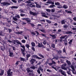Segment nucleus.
Here are the masks:
<instances>
[{
    "mask_svg": "<svg viewBox=\"0 0 76 76\" xmlns=\"http://www.w3.org/2000/svg\"><path fill=\"white\" fill-rule=\"evenodd\" d=\"M31 57L32 58H36V59H38L39 60L42 59V58L39 57L37 55H33L31 56Z\"/></svg>",
    "mask_w": 76,
    "mask_h": 76,
    "instance_id": "nucleus-1",
    "label": "nucleus"
},
{
    "mask_svg": "<svg viewBox=\"0 0 76 76\" xmlns=\"http://www.w3.org/2000/svg\"><path fill=\"white\" fill-rule=\"evenodd\" d=\"M59 73H61V75H63L64 76H67V75H66V72L65 71H63V70L61 69H60L59 70Z\"/></svg>",
    "mask_w": 76,
    "mask_h": 76,
    "instance_id": "nucleus-2",
    "label": "nucleus"
},
{
    "mask_svg": "<svg viewBox=\"0 0 76 76\" xmlns=\"http://www.w3.org/2000/svg\"><path fill=\"white\" fill-rule=\"evenodd\" d=\"M55 5L56 6H58L57 7V8H58L59 9L61 8V5H60V3L58 2H55Z\"/></svg>",
    "mask_w": 76,
    "mask_h": 76,
    "instance_id": "nucleus-3",
    "label": "nucleus"
},
{
    "mask_svg": "<svg viewBox=\"0 0 76 76\" xmlns=\"http://www.w3.org/2000/svg\"><path fill=\"white\" fill-rule=\"evenodd\" d=\"M35 32H36L37 34V35H36V37H37L38 35H42V37H47V36L44 34H40L39 33V32H38L37 31H35Z\"/></svg>",
    "mask_w": 76,
    "mask_h": 76,
    "instance_id": "nucleus-4",
    "label": "nucleus"
},
{
    "mask_svg": "<svg viewBox=\"0 0 76 76\" xmlns=\"http://www.w3.org/2000/svg\"><path fill=\"white\" fill-rule=\"evenodd\" d=\"M1 4H3V6H5L6 5H10V4L7 2H2L1 3Z\"/></svg>",
    "mask_w": 76,
    "mask_h": 76,
    "instance_id": "nucleus-5",
    "label": "nucleus"
},
{
    "mask_svg": "<svg viewBox=\"0 0 76 76\" xmlns=\"http://www.w3.org/2000/svg\"><path fill=\"white\" fill-rule=\"evenodd\" d=\"M29 13L30 15H33V16H37L38 15V13L36 12H34L31 11H30Z\"/></svg>",
    "mask_w": 76,
    "mask_h": 76,
    "instance_id": "nucleus-6",
    "label": "nucleus"
},
{
    "mask_svg": "<svg viewBox=\"0 0 76 76\" xmlns=\"http://www.w3.org/2000/svg\"><path fill=\"white\" fill-rule=\"evenodd\" d=\"M38 47H39L40 48H45V46L43 45L42 44V43H41V44L39 43H38Z\"/></svg>",
    "mask_w": 76,
    "mask_h": 76,
    "instance_id": "nucleus-7",
    "label": "nucleus"
},
{
    "mask_svg": "<svg viewBox=\"0 0 76 76\" xmlns=\"http://www.w3.org/2000/svg\"><path fill=\"white\" fill-rule=\"evenodd\" d=\"M67 36V35H65L64 36H61V37H60V39H61L59 40L60 42H62V41H63V39H64V38L65 37H66Z\"/></svg>",
    "mask_w": 76,
    "mask_h": 76,
    "instance_id": "nucleus-8",
    "label": "nucleus"
},
{
    "mask_svg": "<svg viewBox=\"0 0 76 76\" xmlns=\"http://www.w3.org/2000/svg\"><path fill=\"white\" fill-rule=\"evenodd\" d=\"M26 70L27 71V72L28 73H32L33 71H31L30 70V68L28 67L26 68Z\"/></svg>",
    "mask_w": 76,
    "mask_h": 76,
    "instance_id": "nucleus-9",
    "label": "nucleus"
},
{
    "mask_svg": "<svg viewBox=\"0 0 76 76\" xmlns=\"http://www.w3.org/2000/svg\"><path fill=\"white\" fill-rule=\"evenodd\" d=\"M36 61V60L35 59H31L30 60V62L31 64H34V63H35V62Z\"/></svg>",
    "mask_w": 76,
    "mask_h": 76,
    "instance_id": "nucleus-10",
    "label": "nucleus"
},
{
    "mask_svg": "<svg viewBox=\"0 0 76 76\" xmlns=\"http://www.w3.org/2000/svg\"><path fill=\"white\" fill-rule=\"evenodd\" d=\"M21 50L22 52V53L23 55L24 56H25V54H26L25 53V50L21 48Z\"/></svg>",
    "mask_w": 76,
    "mask_h": 76,
    "instance_id": "nucleus-11",
    "label": "nucleus"
},
{
    "mask_svg": "<svg viewBox=\"0 0 76 76\" xmlns=\"http://www.w3.org/2000/svg\"><path fill=\"white\" fill-rule=\"evenodd\" d=\"M42 17H44L46 18H48V16L46 15V13H42Z\"/></svg>",
    "mask_w": 76,
    "mask_h": 76,
    "instance_id": "nucleus-12",
    "label": "nucleus"
},
{
    "mask_svg": "<svg viewBox=\"0 0 76 76\" xmlns=\"http://www.w3.org/2000/svg\"><path fill=\"white\" fill-rule=\"evenodd\" d=\"M31 54H27L26 55V60H28V58H29V57H31Z\"/></svg>",
    "mask_w": 76,
    "mask_h": 76,
    "instance_id": "nucleus-13",
    "label": "nucleus"
},
{
    "mask_svg": "<svg viewBox=\"0 0 76 76\" xmlns=\"http://www.w3.org/2000/svg\"><path fill=\"white\" fill-rule=\"evenodd\" d=\"M33 4H34V3H31L30 4H28V5L30 7H35V5H33Z\"/></svg>",
    "mask_w": 76,
    "mask_h": 76,
    "instance_id": "nucleus-14",
    "label": "nucleus"
},
{
    "mask_svg": "<svg viewBox=\"0 0 76 76\" xmlns=\"http://www.w3.org/2000/svg\"><path fill=\"white\" fill-rule=\"evenodd\" d=\"M61 25H63L64 24H65L66 23V20L64 19L62 20L61 21Z\"/></svg>",
    "mask_w": 76,
    "mask_h": 76,
    "instance_id": "nucleus-15",
    "label": "nucleus"
},
{
    "mask_svg": "<svg viewBox=\"0 0 76 76\" xmlns=\"http://www.w3.org/2000/svg\"><path fill=\"white\" fill-rule=\"evenodd\" d=\"M62 7L65 9H66L68 8V6L67 5L64 4Z\"/></svg>",
    "mask_w": 76,
    "mask_h": 76,
    "instance_id": "nucleus-16",
    "label": "nucleus"
},
{
    "mask_svg": "<svg viewBox=\"0 0 76 76\" xmlns=\"http://www.w3.org/2000/svg\"><path fill=\"white\" fill-rule=\"evenodd\" d=\"M20 59L21 61H25L26 60V59H25V58H22L21 57L20 58Z\"/></svg>",
    "mask_w": 76,
    "mask_h": 76,
    "instance_id": "nucleus-17",
    "label": "nucleus"
},
{
    "mask_svg": "<svg viewBox=\"0 0 76 76\" xmlns=\"http://www.w3.org/2000/svg\"><path fill=\"white\" fill-rule=\"evenodd\" d=\"M65 12L66 13H69L70 14H72V12L70 11H68V10H65Z\"/></svg>",
    "mask_w": 76,
    "mask_h": 76,
    "instance_id": "nucleus-18",
    "label": "nucleus"
},
{
    "mask_svg": "<svg viewBox=\"0 0 76 76\" xmlns=\"http://www.w3.org/2000/svg\"><path fill=\"white\" fill-rule=\"evenodd\" d=\"M66 63H67V64H68L69 66H70V65H71V62H70V61H68V60H67L66 61Z\"/></svg>",
    "mask_w": 76,
    "mask_h": 76,
    "instance_id": "nucleus-19",
    "label": "nucleus"
},
{
    "mask_svg": "<svg viewBox=\"0 0 76 76\" xmlns=\"http://www.w3.org/2000/svg\"><path fill=\"white\" fill-rule=\"evenodd\" d=\"M4 70H2L0 73V76H3V74H4Z\"/></svg>",
    "mask_w": 76,
    "mask_h": 76,
    "instance_id": "nucleus-20",
    "label": "nucleus"
},
{
    "mask_svg": "<svg viewBox=\"0 0 76 76\" xmlns=\"http://www.w3.org/2000/svg\"><path fill=\"white\" fill-rule=\"evenodd\" d=\"M50 37H52L53 39H56V36L54 35H51L50 34Z\"/></svg>",
    "mask_w": 76,
    "mask_h": 76,
    "instance_id": "nucleus-21",
    "label": "nucleus"
},
{
    "mask_svg": "<svg viewBox=\"0 0 76 76\" xmlns=\"http://www.w3.org/2000/svg\"><path fill=\"white\" fill-rule=\"evenodd\" d=\"M15 42L17 43V44H20V45H22V43H20V42H19V41L18 40H15Z\"/></svg>",
    "mask_w": 76,
    "mask_h": 76,
    "instance_id": "nucleus-22",
    "label": "nucleus"
},
{
    "mask_svg": "<svg viewBox=\"0 0 76 76\" xmlns=\"http://www.w3.org/2000/svg\"><path fill=\"white\" fill-rule=\"evenodd\" d=\"M9 54L10 55L9 56H10V57H12L13 55V53L12 52H11L10 51H9Z\"/></svg>",
    "mask_w": 76,
    "mask_h": 76,
    "instance_id": "nucleus-23",
    "label": "nucleus"
},
{
    "mask_svg": "<svg viewBox=\"0 0 76 76\" xmlns=\"http://www.w3.org/2000/svg\"><path fill=\"white\" fill-rule=\"evenodd\" d=\"M25 21L27 22L28 23H29V22H31L30 21V19L27 18L25 20Z\"/></svg>",
    "mask_w": 76,
    "mask_h": 76,
    "instance_id": "nucleus-24",
    "label": "nucleus"
},
{
    "mask_svg": "<svg viewBox=\"0 0 76 76\" xmlns=\"http://www.w3.org/2000/svg\"><path fill=\"white\" fill-rule=\"evenodd\" d=\"M66 34H72V32L71 31H68L66 32Z\"/></svg>",
    "mask_w": 76,
    "mask_h": 76,
    "instance_id": "nucleus-25",
    "label": "nucleus"
},
{
    "mask_svg": "<svg viewBox=\"0 0 76 76\" xmlns=\"http://www.w3.org/2000/svg\"><path fill=\"white\" fill-rule=\"evenodd\" d=\"M72 42H73V39H71L69 41V42H68V44L69 45H72Z\"/></svg>",
    "mask_w": 76,
    "mask_h": 76,
    "instance_id": "nucleus-26",
    "label": "nucleus"
},
{
    "mask_svg": "<svg viewBox=\"0 0 76 76\" xmlns=\"http://www.w3.org/2000/svg\"><path fill=\"white\" fill-rule=\"evenodd\" d=\"M61 68L63 70H67V68H66L64 66H61Z\"/></svg>",
    "mask_w": 76,
    "mask_h": 76,
    "instance_id": "nucleus-27",
    "label": "nucleus"
},
{
    "mask_svg": "<svg viewBox=\"0 0 76 76\" xmlns=\"http://www.w3.org/2000/svg\"><path fill=\"white\" fill-rule=\"evenodd\" d=\"M18 7L16 6H12L11 7V9H18Z\"/></svg>",
    "mask_w": 76,
    "mask_h": 76,
    "instance_id": "nucleus-28",
    "label": "nucleus"
},
{
    "mask_svg": "<svg viewBox=\"0 0 76 76\" xmlns=\"http://www.w3.org/2000/svg\"><path fill=\"white\" fill-rule=\"evenodd\" d=\"M31 44L32 47H35V44L34 42H32Z\"/></svg>",
    "mask_w": 76,
    "mask_h": 76,
    "instance_id": "nucleus-29",
    "label": "nucleus"
},
{
    "mask_svg": "<svg viewBox=\"0 0 76 76\" xmlns=\"http://www.w3.org/2000/svg\"><path fill=\"white\" fill-rule=\"evenodd\" d=\"M31 1H34V0H28V1H26L27 3H31L32 2Z\"/></svg>",
    "mask_w": 76,
    "mask_h": 76,
    "instance_id": "nucleus-30",
    "label": "nucleus"
},
{
    "mask_svg": "<svg viewBox=\"0 0 76 76\" xmlns=\"http://www.w3.org/2000/svg\"><path fill=\"white\" fill-rule=\"evenodd\" d=\"M29 76H35L34 74L32 73H30L29 74Z\"/></svg>",
    "mask_w": 76,
    "mask_h": 76,
    "instance_id": "nucleus-31",
    "label": "nucleus"
},
{
    "mask_svg": "<svg viewBox=\"0 0 76 76\" xmlns=\"http://www.w3.org/2000/svg\"><path fill=\"white\" fill-rule=\"evenodd\" d=\"M4 50H5V46H2L1 47V50L2 51H4Z\"/></svg>",
    "mask_w": 76,
    "mask_h": 76,
    "instance_id": "nucleus-32",
    "label": "nucleus"
},
{
    "mask_svg": "<svg viewBox=\"0 0 76 76\" xmlns=\"http://www.w3.org/2000/svg\"><path fill=\"white\" fill-rule=\"evenodd\" d=\"M26 47H27V48H28V49L29 50V47H30V46L28 44H26Z\"/></svg>",
    "mask_w": 76,
    "mask_h": 76,
    "instance_id": "nucleus-33",
    "label": "nucleus"
},
{
    "mask_svg": "<svg viewBox=\"0 0 76 76\" xmlns=\"http://www.w3.org/2000/svg\"><path fill=\"white\" fill-rule=\"evenodd\" d=\"M69 26L67 25V24H65V25H64V29H67V28Z\"/></svg>",
    "mask_w": 76,
    "mask_h": 76,
    "instance_id": "nucleus-34",
    "label": "nucleus"
},
{
    "mask_svg": "<svg viewBox=\"0 0 76 76\" xmlns=\"http://www.w3.org/2000/svg\"><path fill=\"white\" fill-rule=\"evenodd\" d=\"M15 34H23V32L22 31H20V32H16Z\"/></svg>",
    "mask_w": 76,
    "mask_h": 76,
    "instance_id": "nucleus-35",
    "label": "nucleus"
},
{
    "mask_svg": "<svg viewBox=\"0 0 76 76\" xmlns=\"http://www.w3.org/2000/svg\"><path fill=\"white\" fill-rule=\"evenodd\" d=\"M46 3L47 4H51V1L50 0H48L47 2H46Z\"/></svg>",
    "mask_w": 76,
    "mask_h": 76,
    "instance_id": "nucleus-36",
    "label": "nucleus"
},
{
    "mask_svg": "<svg viewBox=\"0 0 76 76\" xmlns=\"http://www.w3.org/2000/svg\"><path fill=\"white\" fill-rule=\"evenodd\" d=\"M58 53L60 55V54H61L62 53V51L61 50H59L58 51Z\"/></svg>",
    "mask_w": 76,
    "mask_h": 76,
    "instance_id": "nucleus-37",
    "label": "nucleus"
},
{
    "mask_svg": "<svg viewBox=\"0 0 76 76\" xmlns=\"http://www.w3.org/2000/svg\"><path fill=\"white\" fill-rule=\"evenodd\" d=\"M39 31H41V32H43V33H45V32H46L44 30L40 29Z\"/></svg>",
    "mask_w": 76,
    "mask_h": 76,
    "instance_id": "nucleus-38",
    "label": "nucleus"
},
{
    "mask_svg": "<svg viewBox=\"0 0 76 76\" xmlns=\"http://www.w3.org/2000/svg\"><path fill=\"white\" fill-rule=\"evenodd\" d=\"M7 76H12L13 75L12 74H11L10 73H7Z\"/></svg>",
    "mask_w": 76,
    "mask_h": 76,
    "instance_id": "nucleus-39",
    "label": "nucleus"
},
{
    "mask_svg": "<svg viewBox=\"0 0 76 76\" xmlns=\"http://www.w3.org/2000/svg\"><path fill=\"white\" fill-rule=\"evenodd\" d=\"M37 7V8H41V6L37 4V5H36Z\"/></svg>",
    "mask_w": 76,
    "mask_h": 76,
    "instance_id": "nucleus-40",
    "label": "nucleus"
},
{
    "mask_svg": "<svg viewBox=\"0 0 76 76\" xmlns=\"http://www.w3.org/2000/svg\"><path fill=\"white\" fill-rule=\"evenodd\" d=\"M20 47H22V48H23V50H25V47L24 46V45H20Z\"/></svg>",
    "mask_w": 76,
    "mask_h": 76,
    "instance_id": "nucleus-41",
    "label": "nucleus"
},
{
    "mask_svg": "<svg viewBox=\"0 0 76 76\" xmlns=\"http://www.w3.org/2000/svg\"><path fill=\"white\" fill-rule=\"evenodd\" d=\"M31 69H33V70H34L35 69V66H31L30 67Z\"/></svg>",
    "mask_w": 76,
    "mask_h": 76,
    "instance_id": "nucleus-42",
    "label": "nucleus"
},
{
    "mask_svg": "<svg viewBox=\"0 0 76 76\" xmlns=\"http://www.w3.org/2000/svg\"><path fill=\"white\" fill-rule=\"evenodd\" d=\"M21 42H22V43H23V44H25V43L26 42V40L24 39H23L21 40Z\"/></svg>",
    "mask_w": 76,
    "mask_h": 76,
    "instance_id": "nucleus-43",
    "label": "nucleus"
},
{
    "mask_svg": "<svg viewBox=\"0 0 76 76\" xmlns=\"http://www.w3.org/2000/svg\"><path fill=\"white\" fill-rule=\"evenodd\" d=\"M20 61H17V62L15 63V65H18V64H19V63H20Z\"/></svg>",
    "mask_w": 76,
    "mask_h": 76,
    "instance_id": "nucleus-44",
    "label": "nucleus"
},
{
    "mask_svg": "<svg viewBox=\"0 0 76 76\" xmlns=\"http://www.w3.org/2000/svg\"><path fill=\"white\" fill-rule=\"evenodd\" d=\"M71 67L72 70H73V71H75V68L74 67V66H71Z\"/></svg>",
    "mask_w": 76,
    "mask_h": 76,
    "instance_id": "nucleus-45",
    "label": "nucleus"
},
{
    "mask_svg": "<svg viewBox=\"0 0 76 76\" xmlns=\"http://www.w3.org/2000/svg\"><path fill=\"white\" fill-rule=\"evenodd\" d=\"M54 59H56V60H57L58 59V56H54Z\"/></svg>",
    "mask_w": 76,
    "mask_h": 76,
    "instance_id": "nucleus-46",
    "label": "nucleus"
},
{
    "mask_svg": "<svg viewBox=\"0 0 76 76\" xmlns=\"http://www.w3.org/2000/svg\"><path fill=\"white\" fill-rule=\"evenodd\" d=\"M13 19L15 21H16L17 20H18V18H16V17H13Z\"/></svg>",
    "mask_w": 76,
    "mask_h": 76,
    "instance_id": "nucleus-47",
    "label": "nucleus"
},
{
    "mask_svg": "<svg viewBox=\"0 0 76 76\" xmlns=\"http://www.w3.org/2000/svg\"><path fill=\"white\" fill-rule=\"evenodd\" d=\"M20 12V13H25V12L22 9H20L19 10Z\"/></svg>",
    "mask_w": 76,
    "mask_h": 76,
    "instance_id": "nucleus-48",
    "label": "nucleus"
},
{
    "mask_svg": "<svg viewBox=\"0 0 76 76\" xmlns=\"http://www.w3.org/2000/svg\"><path fill=\"white\" fill-rule=\"evenodd\" d=\"M53 7H56V6L55 5H51L49 7L50 8H52Z\"/></svg>",
    "mask_w": 76,
    "mask_h": 76,
    "instance_id": "nucleus-49",
    "label": "nucleus"
},
{
    "mask_svg": "<svg viewBox=\"0 0 76 76\" xmlns=\"http://www.w3.org/2000/svg\"><path fill=\"white\" fill-rule=\"evenodd\" d=\"M46 22H48V23H51V21L50 20H46Z\"/></svg>",
    "mask_w": 76,
    "mask_h": 76,
    "instance_id": "nucleus-50",
    "label": "nucleus"
},
{
    "mask_svg": "<svg viewBox=\"0 0 76 76\" xmlns=\"http://www.w3.org/2000/svg\"><path fill=\"white\" fill-rule=\"evenodd\" d=\"M62 67H66L67 66V64L66 63L62 65Z\"/></svg>",
    "mask_w": 76,
    "mask_h": 76,
    "instance_id": "nucleus-51",
    "label": "nucleus"
},
{
    "mask_svg": "<svg viewBox=\"0 0 76 76\" xmlns=\"http://www.w3.org/2000/svg\"><path fill=\"white\" fill-rule=\"evenodd\" d=\"M38 69H39L40 70H41L42 72L43 71V69H42V68H41V67H39V68Z\"/></svg>",
    "mask_w": 76,
    "mask_h": 76,
    "instance_id": "nucleus-52",
    "label": "nucleus"
},
{
    "mask_svg": "<svg viewBox=\"0 0 76 76\" xmlns=\"http://www.w3.org/2000/svg\"><path fill=\"white\" fill-rule=\"evenodd\" d=\"M15 18H18V19H19L20 18V16H19V15H17V16H15Z\"/></svg>",
    "mask_w": 76,
    "mask_h": 76,
    "instance_id": "nucleus-53",
    "label": "nucleus"
},
{
    "mask_svg": "<svg viewBox=\"0 0 76 76\" xmlns=\"http://www.w3.org/2000/svg\"><path fill=\"white\" fill-rule=\"evenodd\" d=\"M11 1L13 3H17V1L15 0H12Z\"/></svg>",
    "mask_w": 76,
    "mask_h": 76,
    "instance_id": "nucleus-54",
    "label": "nucleus"
},
{
    "mask_svg": "<svg viewBox=\"0 0 76 76\" xmlns=\"http://www.w3.org/2000/svg\"><path fill=\"white\" fill-rule=\"evenodd\" d=\"M37 72L39 74H40V73H41V72L39 69H37Z\"/></svg>",
    "mask_w": 76,
    "mask_h": 76,
    "instance_id": "nucleus-55",
    "label": "nucleus"
},
{
    "mask_svg": "<svg viewBox=\"0 0 76 76\" xmlns=\"http://www.w3.org/2000/svg\"><path fill=\"white\" fill-rule=\"evenodd\" d=\"M52 68H53V69H55V70H56V71H57V68L56 67H54V66H52Z\"/></svg>",
    "mask_w": 76,
    "mask_h": 76,
    "instance_id": "nucleus-56",
    "label": "nucleus"
},
{
    "mask_svg": "<svg viewBox=\"0 0 76 76\" xmlns=\"http://www.w3.org/2000/svg\"><path fill=\"white\" fill-rule=\"evenodd\" d=\"M31 34L33 35H35L36 33H34V32H31Z\"/></svg>",
    "mask_w": 76,
    "mask_h": 76,
    "instance_id": "nucleus-57",
    "label": "nucleus"
},
{
    "mask_svg": "<svg viewBox=\"0 0 76 76\" xmlns=\"http://www.w3.org/2000/svg\"><path fill=\"white\" fill-rule=\"evenodd\" d=\"M20 16H21V17L25 16V14H20Z\"/></svg>",
    "mask_w": 76,
    "mask_h": 76,
    "instance_id": "nucleus-58",
    "label": "nucleus"
},
{
    "mask_svg": "<svg viewBox=\"0 0 76 76\" xmlns=\"http://www.w3.org/2000/svg\"><path fill=\"white\" fill-rule=\"evenodd\" d=\"M10 72H11V69H9L7 72V74L10 73Z\"/></svg>",
    "mask_w": 76,
    "mask_h": 76,
    "instance_id": "nucleus-59",
    "label": "nucleus"
},
{
    "mask_svg": "<svg viewBox=\"0 0 76 76\" xmlns=\"http://www.w3.org/2000/svg\"><path fill=\"white\" fill-rule=\"evenodd\" d=\"M31 49L33 51H35V48H34V47H32Z\"/></svg>",
    "mask_w": 76,
    "mask_h": 76,
    "instance_id": "nucleus-60",
    "label": "nucleus"
},
{
    "mask_svg": "<svg viewBox=\"0 0 76 76\" xmlns=\"http://www.w3.org/2000/svg\"><path fill=\"white\" fill-rule=\"evenodd\" d=\"M40 22H45V20H40Z\"/></svg>",
    "mask_w": 76,
    "mask_h": 76,
    "instance_id": "nucleus-61",
    "label": "nucleus"
},
{
    "mask_svg": "<svg viewBox=\"0 0 76 76\" xmlns=\"http://www.w3.org/2000/svg\"><path fill=\"white\" fill-rule=\"evenodd\" d=\"M52 45L53 48H55V45L54 44H52Z\"/></svg>",
    "mask_w": 76,
    "mask_h": 76,
    "instance_id": "nucleus-62",
    "label": "nucleus"
},
{
    "mask_svg": "<svg viewBox=\"0 0 76 76\" xmlns=\"http://www.w3.org/2000/svg\"><path fill=\"white\" fill-rule=\"evenodd\" d=\"M52 62L53 64H55L56 63V62H55V61H52Z\"/></svg>",
    "mask_w": 76,
    "mask_h": 76,
    "instance_id": "nucleus-63",
    "label": "nucleus"
},
{
    "mask_svg": "<svg viewBox=\"0 0 76 76\" xmlns=\"http://www.w3.org/2000/svg\"><path fill=\"white\" fill-rule=\"evenodd\" d=\"M52 76H60V75H57V74L53 75Z\"/></svg>",
    "mask_w": 76,
    "mask_h": 76,
    "instance_id": "nucleus-64",
    "label": "nucleus"
}]
</instances>
